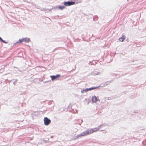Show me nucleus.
Returning <instances> with one entry per match:
<instances>
[{
  "instance_id": "nucleus-1",
  "label": "nucleus",
  "mask_w": 146,
  "mask_h": 146,
  "mask_svg": "<svg viewBox=\"0 0 146 146\" xmlns=\"http://www.w3.org/2000/svg\"><path fill=\"white\" fill-rule=\"evenodd\" d=\"M102 125L99 126L98 128H95L93 129H88L86 131H84L80 134L77 135V137L78 138L79 137H81L82 136H84L86 135H89L90 134L96 132L98 131L100 129V127H102Z\"/></svg>"
},
{
  "instance_id": "nucleus-2",
  "label": "nucleus",
  "mask_w": 146,
  "mask_h": 146,
  "mask_svg": "<svg viewBox=\"0 0 146 146\" xmlns=\"http://www.w3.org/2000/svg\"><path fill=\"white\" fill-rule=\"evenodd\" d=\"M63 4L64 6H69L75 4V2L74 1L71 0L67 1H64Z\"/></svg>"
},
{
  "instance_id": "nucleus-3",
  "label": "nucleus",
  "mask_w": 146,
  "mask_h": 146,
  "mask_svg": "<svg viewBox=\"0 0 146 146\" xmlns=\"http://www.w3.org/2000/svg\"><path fill=\"white\" fill-rule=\"evenodd\" d=\"M100 86H98L96 87H93L89 88H86L84 89H83L81 90V93H83L84 92H87L88 91H91L93 90H95L98 88Z\"/></svg>"
},
{
  "instance_id": "nucleus-4",
  "label": "nucleus",
  "mask_w": 146,
  "mask_h": 146,
  "mask_svg": "<svg viewBox=\"0 0 146 146\" xmlns=\"http://www.w3.org/2000/svg\"><path fill=\"white\" fill-rule=\"evenodd\" d=\"M44 124L45 125H48L51 123V120L47 117H45L44 119Z\"/></svg>"
},
{
  "instance_id": "nucleus-5",
  "label": "nucleus",
  "mask_w": 146,
  "mask_h": 146,
  "mask_svg": "<svg viewBox=\"0 0 146 146\" xmlns=\"http://www.w3.org/2000/svg\"><path fill=\"white\" fill-rule=\"evenodd\" d=\"M50 77L51 78L52 81L57 80L60 77V75L59 74H57L56 75H51Z\"/></svg>"
},
{
  "instance_id": "nucleus-6",
  "label": "nucleus",
  "mask_w": 146,
  "mask_h": 146,
  "mask_svg": "<svg viewBox=\"0 0 146 146\" xmlns=\"http://www.w3.org/2000/svg\"><path fill=\"white\" fill-rule=\"evenodd\" d=\"M23 40H23V38L21 39H19V40L18 41H17L15 43H14L13 44V45H15L16 44H17L21 43L23 42H24Z\"/></svg>"
},
{
  "instance_id": "nucleus-7",
  "label": "nucleus",
  "mask_w": 146,
  "mask_h": 146,
  "mask_svg": "<svg viewBox=\"0 0 146 146\" xmlns=\"http://www.w3.org/2000/svg\"><path fill=\"white\" fill-rule=\"evenodd\" d=\"M125 38L126 36L124 35H122L121 37L119 38L118 40L121 42H123L125 39Z\"/></svg>"
},
{
  "instance_id": "nucleus-8",
  "label": "nucleus",
  "mask_w": 146,
  "mask_h": 146,
  "mask_svg": "<svg viewBox=\"0 0 146 146\" xmlns=\"http://www.w3.org/2000/svg\"><path fill=\"white\" fill-rule=\"evenodd\" d=\"M113 81V80H111L110 81H107L102 86V87H105L106 86H107L109 85L110 83L111 82H112Z\"/></svg>"
},
{
  "instance_id": "nucleus-9",
  "label": "nucleus",
  "mask_w": 146,
  "mask_h": 146,
  "mask_svg": "<svg viewBox=\"0 0 146 146\" xmlns=\"http://www.w3.org/2000/svg\"><path fill=\"white\" fill-rule=\"evenodd\" d=\"M92 102L95 103L97 101V98L94 96L92 97Z\"/></svg>"
},
{
  "instance_id": "nucleus-10",
  "label": "nucleus",
  "mask_w": 146,
  "mask_h": 146,
  "mask_svg": "<svg viewBox=\"0 0 146 146\" xmlns=\"http://www.w3.org/2000/svg\"><path fill=\"white\" fill-rule=\"evenodd\" d=\"M24 42L25 43H28L30 41V38L27 37H25L23 38Z\"/></svg>"
},
{
  "instance_id": "nucleus-11",
  "label": "nucleus",
  "mask_w": 146,
  "mask_h": 146,
  "mask_svg": "<svg viewBox=\"0 0 146 146\" xmlns=\"http://www.w3.org/2000/svg\"><path fill=\"white\" fill-rule=\"evenodd\" d=\"M98 19V16L97 15H96L93 16V20L94 21H97Z\"/></svg>"
},
{
  "instance_id": "nucleus-12",
  "label": "nucleus",
  "mask_w": 146,
  "mask_h": 146,
  "mask_svg": "<svg viewBox=\"0 0 146 146\" xmlns=\"http://www.w3.org/2000/svg\"><path fill=\"white\" fill-rule=\"evenodd\" d=\"M100 74V73L97 72L96 71H95L94 72H93L92 73V74L94 75V76H96V75H98L99 74Z\"/></svg>"
},
{
  "instance_id": "nucleus-13",
  "label": "nucleus",
  "mask_w": 146,
  "mask_h": 146,
  "mask_svg": "<svg viewBox=\"0 0 146 146\" xmlns=\"http://www.w3.org/2000/svg\"><path fill=\"white\" fill-rule=\"evenodd\" d=\"M12 81H13V83L14 85H15L16 84L17 82L18 81V80L17 79H13L10 81V82H11Z\"/></svg>"
},
{
  "instance_id": "nucleus-14",
  "label": "nucleus",
  "mask_w": 146,
  "mask_h": 146,
  "mask_svg": "<svg viewBox=\"0 0 146 146\" xmlns=\"http://www.w3.org/2000/svg\"><path fill=\"white\" fill-rule=\"evenodd\" d=\"M65 8L64 6H59L58 8L60 10H62Z\"/></svg>"
},
{
  "instance_id": "nucleus-15",
  "label": "nucleus",
  "mask_w": 146,
  "mask_h": 146,
  "mask_svg": "<svg viewBox=\"0 0 146 146\" xmlns=\"http://www.w3.org/2000/svg\"><path fill=\"white\" fill-rule=\"evenodd\" d=\"M0 41L2 42L3 43L7 44L8 43V42H6V41L4 40L0 36Z\"/></svg>"
},
{
  "instance_id": "nucleus-16",
  "label": "nucleus",
  "mask_w": 146,
  "mask_h": 146,
  "mask_svg": "<svg viewBox=\"0 0 146 146\" xmlns=\"http://www.w3.org/2000/svg\"><path fill=\"white\" fill-rule=\"evenodd\" d=\"M74 1L75 2V3L77 4L81 3L82 1L81 0H75V1Z\"/></svg>"
},
{
  "instance_id": "nucleus-17",
  "label": "nucleus",
  "mask_w": 146,
  "mask_h": 146,
  "mask_svg": "<svg viewBox=\"0 0 146 146\" xmlns=\"http://www.w3.org/2000/svg\"><path fill=\"white\" fill-rule=\"evenodd\" d=\"M78 139V137H77V136H74L73 137V138H72V139L73 140H76L77 139Z\"/></svg>"
},
{
  "instance_id": "nucleus-18",
  "label": "nucleus",
  "mask_w": 146,
  "mask_h": 146,
  "mask_svg": "<svg viewBox=\"0 0 146 146\" xmlns=\"http://www.w3.org/2000/svg\"><path fill=\"white\" fill-rule=\"evenodd\" d=\"M52 101H49L48 103V105H51L52 104Z\"/></svg>"
},
{
  "instance_id": "nucleus-19",
  "label": "nucleus",
  "mask_w": 146,
  "mask_h": 146,
  "mask_svg": "<svg viewBox=\"0 0 146 146\" xmlns=\"http://www.w3.org/2000/svg\"><path fill=\"white\" fill-rule=\"evenodd\" d=\"M48 139L47 140H44L43 141L44 143H46L47 142V141H48Z\"/></svg>"
},
{
  "instance_id": "nucleus-20",
  "label": "nucleus",
  "mask_w": 146,
  "mask_h": 146,
  "mask_svg": "<svg viewBox=\"0 0 146 146\" xmlns=\"http://www.w3.org/2000/svg\"><path fill=\"white\" fill-rule=\"evenodd\" d=\"M126 74H120V75H119L118 76V77H119L120 76H125V75Z\"/></svg>"
},
{
  "instance_id": "nucleus-21",
  "label": "nucleus",
  "mask_w": 146,
  "mask_h": 146,
  "mask_svg": "<svg viewBox=\"0 0 146 146\" xmlns=\"http://www.w3.org/2000/svg\"><path fill=\"white\" fill-rule=\"evenodd\" d=\"M89 15L91 16V18H92V16H93V15L92 14H88V16H89Z\"/></svg>"
},
{
  "instance_id": "nucleus-22",
  "label": "nucleus",
  "mask_w": 146,
  "mask_h": 146,
  "mask_svg": "<svg viewBox=\"0 0 146 146\" xmlns=\"http://www.w3.org/2000/svg\"><path fill=\"white\" fill-rule=\"evenodd\" d=\"M100 99H98L97 98V101H99V102H100Z\"/></svg>"
},
{
  "instance_id": "nucleus-23",
  "label": "nucleus",
  "mask_w": 146,
  "mask_h": 146,
  "mask_svg": "<svg viewBox=\"0 0 146 146\" xmlns=\"http://www.w3.org/2000/svg\"><path fill=\"white\" fill-rule=\"evenodd\" d=\"M48 82V81H45V82H44V83H46Z\"/></svg>"
},
{
  "instance_id": "nucleus-24",
  "label": "nucleus",
  "mask_w": 146,
  "mask_h": 146,
  "mask_svg": "<svg viewBox=\"0 0 146 146\" xmlns=\"http://www.w3.org/2000/svg\"><path fill=\"white\" fill-rule=\"evenodd\" d=\"M43 11H46L45 9H43Z\"/></svg>"
},
{
  "instance_id": "nucleus-25",
  "label": "nucleus",
  "mask_w": 146,
  "mask_h": 146,
  "mask_svg": "<svg viewBox=\"0 0 146 146\" xmlns=\"http://www.w3.org/2000/svg\"><path fill=\"white\" fill-rule=\"evenodd\" d=\"M82 40H84V41H85V40L84 39V38H82Z\"/></svg>"
},
{
  "instance_id": "nucleus-26",
  "label": "nucleus",
  "mask_w": 146,
  "mask_h": 146,
  "mask_svg": "<svg viewBox=\"0 0 146 146\" xmlns=\"http://www.w3.org/2000/svg\"><path fill=\"white\" fill-rule=\"evenodd\" d=\"M81 123H82V122H83V120H82H82H81Z\"/></svg>"
},
{
  "instance_id": "nucleus-27",
  "label": "nucleus",
  "mask_w": 146,
  "mask_h": 146,
  "mask_svg": "<svg viewBox=\"0 0 146 146\" xmlns=\"http://www.w3.org/2000/svg\"><path fill=\"white\" fill-rule=\"evenodd\" d=\"M115 76H117V75H118L117 74H115Z\"/></svg>"
},
{
  "instance_id": "nucleus-28",
  "label": "nucleus",
  "mask_w": 146,
  "mask_h": 146,
  "mask_svg": "<svg viewBox=\"0 0 146 146\" xmlns=\"http://www.w3.org/2000/svg\"><path fill=\"white\" fill-rule=\"evenodd\" d=\"M76 110V112L77 113V112H78V111H77V110Z\"/></svg>"
},
{
  "instance_id": "nucleus-29",
  "label": "nucleus",
  "mask_w": 146,
  "mask_h": 146,
  "mask_svg": "<svg viewBox=\"0 0 146 146\" xmlns=\"http://www.w3.org/2000/svg\"><path fill=\"white\" fill-rule=\"evenodd\" d=\"M91 62V61H90V62H89V63H90Z\"/></svg>"
},
{
  "instance_id": "nucleus-30",
  "label": "nucleus",
  "mask_w": 146,
  "mask_h": 146,
  "mask_svg": "<svg viewBox=\"0 0 146 146\" xmlns=\"http://www.w3.org/2000/svg\"><path fill=\"white\" fill-rule=\"evenodd\" d=\"M56 48H55V49H54V50H55V49H56Z\"/></svg>"
},
{
  "instance_id": "nucleus-31",
  "label": "nucleus",
  "mask_w": 146,
  "mask_h": 146,
  "mask_svg": "<svg viewBox=\"0 0 146 146\" xmlns=\"http://www.w3.org/2000/svg\"><path fill=\"white\" fill-rule=\"evenodd\" d=\"M129 0H127V1H129Z\"/></svg>"
}]
</instances>
